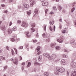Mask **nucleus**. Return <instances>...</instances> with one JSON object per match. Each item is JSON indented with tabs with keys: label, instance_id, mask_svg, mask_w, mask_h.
<instances>
[{
	"label": "nucleus",
	"instance_id": "nucleus-23",
	"mask_svg": "<svg viewBox=\"0 0 76 76\" xmlns=\"http://www.w3.org/2000/svg\"><path fill=\"white\" fill-rule=\"evenodd\" d=\"M16 30H17V28L16 27H14L12 29V30L14 31H16Z\"/></svg>",
	"mask_w": 76,
	"mask_h": 76
},
{
	"label": "nucleus",
	"instance_id": "nucleus-53",
	"mask_svg": "<svg viewBox=\"0 0 76 76\" xmlns=\"http://www.w3.org/2000/svg\"><path fill=\"white\" fill-rule=\"evenodd\" d=\"M33 42H34V43H35V42H37V40H34L33 41Z\"/></svg>",
	"mask_w": 76,
	"mask_h": 76
},
{
	"label": "nucleus",
	"instance_id": "nucleus-46",
	"mask_svg": "<svg viewBox=\"0 0 76 76\" xmlns=\"http://www.w3.org/2000/svg\"><path fill=\"white\" fill-rule=\"evenodd\" d=\"M36 37L37 38H38L39 37V35H38V33H37L36 35Z\"/></svg>",
	"mask_w": 76,
	"mask_h": 76
},
{
	"label": "nucleus",
	"instance_id": "nucleus-16",
	"mask_svg": "<svg viewBox=\"0 0 76 76\" xmlns=\"http://www.w3.org/2000/svg\"><path fill=\"white\" fill-rule=\"evenodd\" d=\"M1 29L2 30V31H4V30L6 29L4 26H1Z\"/></svg>",
	"mask_w": 76,
	"mask_h": 76
},
{
	"label": "nucleus",
	"instance_id": "nucleus-24",
	"mask_svg": "<svg viewBox=\"0 0 76 76\" xmlns=\"http://www.w3.org/2000/svg\"><path fill=\"white\" fill-rule=\"evenodd\" d=\"M75 42V40L74 39H72L70 42L71 44H73Z\"/></svg>",
	"mask_w": 76,
	"mask_h": 76
},
{
	"label": "nucleus",
	"instance_id": "nucleus-48",
	"mask_svg": "<svg viewBox=\"0 0 76 76\" xmlns=\"http://www.w3.org/2000/svg\"><path fill=\"white\" fill-rule=\"evenodd\" d=\"M11 40L12 42H14L15 41V39L14 38H12L11 39Z\"/></svg>",
	"mask_w": 76,
	"mask_h": 76
},
{
	"label": "nucleus",
	"instance_id": "nucleus-32",
	"mask_svg": "<svg viewBox=\"0 0 76 76\" xmlns=\"http://www.w3.org/2000/svg\"><path fill=\"white\" fill-rule=\"evenodd\" d=\"M31 10H30L29 12H27V14L29 15H31Z\"/></svg>",
	"mask_w": 76,
	"mask_h": 76
},
{
	"label": "nucleus",
	"instance_id": "nucleus-64",
	"mask_svg": "<svg viewBox=\"0 0 76 76\" xmlns=\"http://www.w3.org/2000/svg\"><path fill=\"white\" fill-rule=\"evenodd\" d=\"M6 48L7 50H9V47L8 46H7L6 47Z\"/></svg>",
	"mask_w": 76,
	"mask_h": 76
},
{
	"label": "nucleus",
	"instance_id": "nucleus-12",
	"mask_svg": "<svg viewBox=\"0 0 76 76\" xmlns=\"http://www.w3.org/2000/svg\"><path fill=\"white\" fill-rule=\"evenodd\" d=\"M42 4V5L44 6H47V5L48 4V3L47 2H46L44 3H43Z\"/></svg>",
	"mask_w": 76,
	"mask_h": 76
},
{
	"label": "nucleus",
	"instance_id": "nucleus-6",
	"mask_svg": "<svg viewBox=\"0 0 76 76\" xmlns=\"http://www.w3.org/2000/svg\"><path fill=\"white\" fill-rule=\"evenodd\" d=\"M43 55L44 56H45V57H46L47 58H49L50 57V55L48 54L47 53H44L43 54Z\"/></svg>",
	"mask_w": 76,
	"mask_h": 76
},
{
	"label": "nucleus",
	"instance_id": "nucleus-62",
	"mask_svg": "<svg viewBox=\"0 0 76 76\" xmlns=\"http://www.w3.org/2000/svg\"><path fill=\"white\" fill-rule=\"evenodd\" d=\"M10 60L12 61H14V59H13V58H11L10 59Z\"/></svg>",
	"mask_w": 76,
	"mask_h": 76
},
{
	"label": "nucleus",
	"instance_id": "nucleus-55",
	"mask_svg": "<svg viewBox=\"0 0 76 76\" xmlns=\"http://www.w3.org/2000/svg\"><path fill=\"white\" fill-rule=\"evenodd\" d=\"M7 67V66H6L5 67H4V70H6V68Z\"/></svg>",
	"mask_w": 76,
	"mask_h": 76
},
{
	"label": "nucleus",
	"instance_id": "nucleus-29",
	"mask_svg": "<svg viewBox=\"0 0 76 76\" xmlns=\"http://www.w3.org/2000/svg\"><path fill=\"white\" fill-rule=\"evenodd\" d=\"M49 28L51 31H53V28H52V27H51V26H50L49 27Z\"/></svg>",
	"mask_w": 76,
	"mask_h": 76
},
{
	"label": "nucleus",
	"instance_id": "nucleus-41",
	"mask_svg": "<svg viewBox=\"0 0 76 76\" xmlns=\"http://www.w3.org/2000/svg\"><path fill=\"white\" fill-rule=\"evenodd\" d=\"M17 22L18 23H21V21L20 20H18Z\"/></svg>",
	"mask_w": 76,
	"mask_h": 76
},
{
	"label": "nucleus",
	"instance_id": "nucleus-35",
	"mask_svg": "<svg viewBox=\"0 0 76 76\" xmlns=\"http://www.w3.org/2000/svg\"><path fill=\"white\" fill-rule=\"evenodd\" d=\"M72 45V47H76V43H74L73 45Z\"/></svg>",
	"mask_w": 76,
	"mask_h": 76
},
{
	"label": "nucleus",
	"instance_id": "nucleus-56",
	"mask_svg": "<svg viewBox=\"0 0 76 76\" xmlns=\"http://www.w3.org/2000/svg\"><path fill=\"white\" fill-rule=\"evenodd\" d=\"M53 30L54 31H55V30H56V26H54L53 27Z\"/></svg>",
	"mask_w": 76,
	"mask_h": 76
},
{
	"label": "nucleus",
	"instance_id": "nucleus-37",
	"mask_svg": "<svg viewBox=\"0 0 76 76\" xmlns=\"http://www.w3.org/2000/svg\"><path fill=\"white\" fill-rule=\"evenodd\" d=\"M18 9H22V7L21 6H19L18 7Z\"/></svg>",
	"mask_w": 76,
	"mask_h": 76
},
{
	"label": "nucleus",
	"instance_id": "nucleus-8",
	"mask_svg": "<svg viewBox=\"0 0 76 76\" xmlns=\"http://www.w3.org/2000/svg\"><path fill=\"white\" fill-rule=\"evenodd\" d=\"M7 32H8L9 34H10L12 33V30L10 28H8V29Z\"/></svg>",
	"mask_w": 76,
	"mask_h": 76
},
{
	"label": "nucleus",
	"instance_id": "nucleus-28",
	"mask_svg": "<svg viewBox=\"0 0 76 76\" xmlns=\"http://www.w3.org/2000/svg\"><path fill=\"white\" fill-rule=\"evenodd\" d=\"M31 26H33L34 27H35V23H32V24H31Z\"/></svg>",
	"mask_w": 76,
	"mask_h": 76
},
{
	"label": "nucleus",
	"instance_id": "nucleus-25",
	"mask_svg": "<svg viewBox=\"0 0 76 76\" xmlns=\"http://www.w3.org/2000/svg\"><path fill=\"white\" fill-rule=\"evenodd\" d=\"M31 32H35V29H34V28L32 27V28H31Z\"/></svg>",
	"mask_w": 76,
	"mask_h": 76
},
{
	"label": "nucleus",
	"instance_id": "nucleus-43",
	"mask_svg": "<svg viewBox=\"0 0 76 76\" xmlns=\"http://www.w3.org/2000/svg\"><path fill=\"white\" fill-rule=\"evenodd\" d=\"M14 50H15V54H17V50L16 49V48H14Z\"/></svg>",
	"mask_w": 76,
	"mask_h": 76
},
{
	"label": "nucleus",
	"instance_id": "nucleus-7",
	"mask_svg": "<svg viewBox=\"0 0 76 76\" xmlns=\"http://www.w3.org/2000/svg\"><path fill=\"white\" fill-rule=\"evenodd\" d=\"M29 32H26L25 34L26 35V36L27 38H30L31 37V34H29Z\"/></svg>",
	"mask_w": 76,
	"mask_h": 76
},
{
	"label": "nucleus",
	"instance_id": "nucleus-21",
	"mask_svg": "<svg viewBox=\"0 0 76 76\" xmlns=\"http://www.w3.org/2000/svg\"><path fill=\"white\" fill-rule=\"evenodd\" d=\"M62 57H63V58H67V56L64 54L62 55Z\"/></svg>",
	"mask_w": 76,
	"mask_h": 76
},
{
	"label": "nucleus",
	"instance_id": "nucleus-19",
	"mask_svg": "<svg viewBox=\"0 0 76 76\" xmlns=\"http://www.w3.org/2000/svg\"><path fill=\"white\" fill-rule=\"evenodd\" d=\"M37 51L38 52L39 50H40L41 49V47L40 46H38L37 48Z\"/></svg>",
	"mask_w": 76,
	"mask_h": 76
},
{
	"label": "nucleus",
	"instance_id": "nucleus-57",
	"mask_svg": "<svg viewBox=\"0 0 76 76\" xmlns=\"http://www.w3.org/2000/svg\"><path fill=\"white\" fill-rule=\"evenodd\" d=\"M44 29L45 31H46V26H45L44 27Z\"/></svg>",
	"mask_w": 76,
	"mask_h": 76
},
{
	"label": "nucleus",
	"instance_id": "nucleus-5",
	"mask_svg": "<svg viewBox=\"0 0 76 76\" xmlns=\"http://www.w3.org/2000/svg\"><path fill=\"white\" fill-rule=\"evenodd\" d=\"M30 2L32 1L30 4V6L31 7H33V6H34V5L35 4V1L34 0H30Z\"/></svg>",
	"mask_w": 76,
	"mask_h": 76
},
{
	"label": "nucleus",
	"instance_id": "nucleus-11",
	"mask_svg": "<svg viewBox=\"0 0 76 76\" xmlns=\"http://www.w3.org/2000/svg\"><path fill=\"white\" fill-rule=\"evenodd\" d=\"M61 63L64 65L66 64V61L64 59H62L61 60Z\"/></svg>",
	"mask_w": 76,
	"mask_h": 76
},
{
	"label": "nucleus",
	"instance_id": "nucleus-42",
	"mask_svg": "<svg viewBox=\"0 0 76 76\" xmlns=\"http://www.w3.org/2000/svg\"><path fill=\"white\" fill-rule=\"evenodd\" d=\"M66 32V30H63L62 31V34H65Z\"/></svg>",
	"mask_w": 76,
	"mask_h": 76
},
{
	"label": "nucleus",
	"instance_id": "nucleus-9",
	"mask_svg": "<svg viewBox=\"0 0 76 76\" xmlns=\"http://www.w3.org/2000/svg\"><path fill=\"white\" fill-rule=\"evenodd\" d=\"M56 45V43H51V44H50L51 47L52 48H54Z\"/></svg>",
	"mask_w": 76,
	"mask_h": 76
},
{
	"label": "nucleus",
	"instance_id": "nucleus-49",
	"mask_svg": "<svg viewBox=\"0 0 76 76\" xmlns=\"http://www.w3.org/2000/svg\"><path fill=\"white\" fill-rule=\"evenodd\" d=\"M60 61V59H57V60L55 61V63H57V61Z\"/></svg>",
	"mask_w": 76,
	"mask_h": 76
},
{
	"label": "nucleus",
	"instance_id": "nucleus-27",
	"mask_svg": "<svg viewBox=\"0 0 76 76\" xmlns=\"http://www.w3.org/2000/svg\"><path fill=\"white\" fill-rule=\"evenodd\" d=\"M75 7H73V8H72L71 10V12H72V13H73V12L75 11Z\"/></svg>",
	"mask_w": 76,
	"mask_h": 76
},
{
	"label": "nucleus",
	"instance_id": "nucleus-45",
	"mask_svg": "<svg viewBox=\"0 0 76 76\" xmlns=\"http://www.w3.org/2000/svg\"><path fill=\"white\" fill-rule=\"evenodd\" d=\"M12 56H14V54H15V53L14 52V51H13V50H12Z\"/></svg>",
	"mask_w": 76,
	"mask_h": 76
},
{
	"label": "nucleus",
	"instance_id": "nucleus-59",
	"mask_svg": "<svg viewBox=\"0 0 76 76\" xmlns=\"http://www.w3.org/2000/svg\"><path fill=\"white\" fill-rule=\"evenodd\" d=\"M25 62H23L22 63V66H24L25 65Z\"/></svg>",
	"mask_w": 76,
	"mask_h": 76
},
{
	"label": "nucleus",
	"instance_id": "nucleus-60",
	"mask_svg": "<svg viewBox=\"0 0 76 76\" xmlns=\"http://www.w3.org/2000/svg\"><path fill=\"white\" fill-rule=\"evenodd\" d=\"M20 60H22V56H20Z\"/></svg>",
	"mask_w": 76,
	"mask_h": 76
},
{
	"label": "nucleus",
	"instance_id": "nucleus-18",
	"mask_svg": "<svg viewBox=\"0 0 76 76\" xmlns=\"http://www.w3.org/2000/svg\"><path fill=\"white\" fill-rule=\"evenodd\" d=\"M42 56L40 55L39 56V58H38V61H41V60L42 58Z\"/></svg>",
	"mask_w": 76,
	"mask_h": 76
},
{
	"label": "nucleus",
	"instance_id": "nucleus-4",
	"mask_svg": "<svg viewBox=\"0 0 76 76\" xmlns=\"http://www.w3.org/2000/svg\"><path fill=\"white\" fill-rule=\"evenodd\" d=\"M21 25L22 26H23V27H26V26H28V24L26 23L25 22H23Z\"/></svg>",
	"mask_w": 76,
	"mask_h": 76
},
{
	"label": "nucleus",
	"instance_id": "nucleus-39",
	"mask_svg": "<svg viewBox=\"0 0 76 76\" xmlns=\"http://www.w3.org/2000/svg\"><path fill=\"white\" fill-rule=\"evenodd\" d=\"M19 49L20 50V49H23V46H20L19 47Z\"/></svg>",
	"mask_w": 76,
	"mask_h": 76
},
{
	"label": "nucleus",
	"instance_id": "nucleus-31",
	"mask_svg": "<svg viewBox=\"0 0 76 76\" xmlns=\"http://www.w3.org/2000/svg\"><path fill=\"white\" fill-rule=\"evenodd\" d=\"M1 59H2V60H6V59H5V58L3 56H1Z\"/></svg>",
	"mask_w": 76,
	"mask_h": 76
},
{
	"label": "nucleus",
	"instance_id": "nucleus-26",
	"mask_svg": "<svg viewBox=\"0 0 76 76\" xmlns=\"http://www.w3.org/2000/svg\"><path fill=\"white\" fill-rule=\"evenodd\" d=\"M31 65V63L30 62H28V64L27 66V67H29Z\"/></svg>",
	"mask_w": 76,
	"mask_h": 76
},
{
	"label": "nucleus",
	"instance_id": "nucleus-58",
	"mask_svg": "<svg viewBox=\"0 0 76 76\" xmlns=\"http://www.w3.org/2000/svg\"><path fill=\"white\" fill-rule=\"evenodd\" d=\"M12 22H10L9 26H11V25H12Z\"/></svg>",
	"mask_w": 76,
	"mask_h": 76
},
{
	"label": "nucleus",
	"instance_id": "nucleus-22",
	"mask_svg": "<svg viewBox=\"0 0 76 76\" xmlns=\"http://www.w3.org/2000/svg\"><path fill=\"white\" fill-rule=\"evenodd\" d=\"M44 76H48V73L45 72L44 73Z\"/></svg>",
	"mask_w": 76,
	"mask_h": 76
},
{
	"label": "nucleus",
	"instance_id": "nucleus-50",
	"mask_svg": "<svg viewBox=\"0 0 76 76\" xmlns=\"http://www.w3.org/2000/svg\"><path fill=\"white\" fill-rule=\"evenodd\" d=\"M38 63L37 62H35L34 63V65L35 66L36 65H38Z\"/></svg>",
	"mask_w": 76,
	"mask_h": 76
},
{
	"label": "nucleus",
	"instance_id": "nucleus-40",
	"mask_svg": "<svg viewBox=\"0 0 76 76\" xmlns=\"http://www.w3.org/2000/svg\"><path fill=\"white\" fill-rule=\"evenodd\" d=\"M76 4V2H73L72 3V7H73V6H75V4Z\"/></svg>",
	"mask_w": 76,
	"mask_h": 76
},
{
	"label": "nucleus",
	"instance_id": "nucleus-63",
	"mask_svg": "<svg viewBox=\"0 0 76 76\" xmlns=\"http://www.w3.org/2000/svg\"><path fill=\"white\" fill-rule=\"evenodd\" d=\"M50 14L51 15H53V14H54V12H50Z\"/></svg>",
	"mask_w": 76,
	"mask_h": 76
},
{
	"label": "nucleus",
	"instance_id": "nucleus-10",
	"mask_svg": "<svg viewBox=\"0 0 76 76\" xmlns=\"http://www.w3.org/2000/svg\"><path fill=\"white\" fill-rule=\"evenodd\" d=\"M71 76H76V71H74L73 72H72Z\"/></svg>",
	"mask_w": 76,
	"mask_h": 76
},
{
	"label": "nucleus",
	"instance_id": "nucleus-33",
	"mask_svg": "<svg viewBox=\"0 0 76 76\" xmlns=\"http://www.w3.org/2000/svg\"><path fill=\"white\" fill-rule=\"evenodd\" d=\"M50 25H52L54 24V21H53L52 22H50Z\"/></svg>",
	"mask_w": 76,
	"mask_h": 76
},
{
	"label": "nucleus",
	"instance_id": "nucleus-38",
	"mask_svg": "<svg viewBox=\"0 0 76 76\" xmlns=\"http://www.w3.org/2000/svg\"><path fill=\"white\" fill-rule=\"evenodd\" d=\"M3 12L5 13H6L7 12V10H4L3 11Z\"/></svg>",
	"mask_w": 76,
	"mask_h": 76
},
{
	"label": "nucleus",
	"instance_id": "nucleus-3",
	"mask_svg": "<svg viewBox=\"0 0 76 76\" xmlns=\"http://www.w3.org/2000/svg\"><path fill=\"white\" fill-rule=\"evenodd\" d=\"M57 57V55L56 54H53L51 55L50 56L49 59L50 60H54L56 57Z\"/></svg>",
	"mask_w": 76,
	"mask_h": 76
},
{
	"label": "nucleus",
	"instance_id": "nucleus-13",
	"mask_svg": "<svg viewBox=\"0 0 76 76\" xmlns=\"http://www.w3.org/2000/svg\"><path fill=\"white\" fill-rule=\"evenodd\" d=\"M24 8L28 9L29 8V6L28 4H26L24 6Z\"/></svg>",
	"mask_w": 76,
	"mask_h": 76
},
{
	"label": "nucleus",
	"instance_id": "nucleus-14",
	"mask_svg": "<svg viewBox=\"0 0 76 76\" xmlns=\"http://www.w3.org/2000/svg\"><path fill=\"white\" fill-rule=\"evenodd\" d=\"M15 62H14L15 64H18V59L16 58H15Z\"/></svg>",
	"mask_w": 76,
	"mask_h": 76
},
{
	"label": "nucleus",
	"instance_id": "nucleus-44",
	"mask_svg": "<svg viewBox=\"0 0 76 76\" xmlns=\"http://www.w3.org/2000/svg\"><path fill=\"white\" fill-rule=\"evenodd\" d=\"M40 54H41V52H39L37 54V56H38V55H39Z\"/></svg>",
	"mask_w": 76,
	"mask_h": 76
},
{
	"label": "nucleus",
	"instance_id": "nucleus-2",
	"mask_svg": "<svg viewBox=\"0 0 76 76\" xmlns=\"http://www.w3.org/2000/svg\"><path fill=\"white\" fill-rule=\"evenodd\" d=\"M64 39V37L63 36H60L59 39H57V41L60 43H62L63 42Z\"/></svg>",
	"mask_w": 76,
	"mask_h": 76
},
{
	"label": "nucleus",
	"instance_id": "nucleus-17",
	"mask_svg": "<svg viewBox=\"0 0 76 76\" xmlns=\"http://www.w3.org/2000/svg\"><path fill=\"white\" fill-rule=\"evenodd\" d=\"M34 13L36 15L38 14V10L37 9H36L34 11Z\"/></svg>",
	"mask_w": 76,
	"mask_h": 76
},
{
	"label": "nucleus",
	"instance_id": "nucleus-52",
	"mask_svg": "<svg viewBox=\"0 0 76 76\" xmlns=\"http://www.w3.org/2000/svg\"><path fill=\"white\" fill-rule=\"evenodd\" d=\"M64 51L65 52H66V53L69 52V51H67V50L66 49H64Z\"/></svg>",
	"mask_w": 76,
	"mask_h": 76
},
{
	"label": "nucleus",
	"instance_id": "nucleus-54",
	"mask_svg": "<svg viewBox=\"0 0 76 76\" xmlns=\"http://www.w3.org/2000/svg\"><path fill=\"white\" fill-rule=\"evenodd\" d=\"M1 6L2 7H5V5L4 4H1Z\"/></svg>",
	"mask_w": 76,
	"mask_h": 76
},
{
	"label": "nucleus",
	"instance_id": "nucleus-34",
	"mask_svg": "<svg viewBox=\"0 0 76 76\" xmlns=\"http://www.w3.org/2000/svg\"><path fill=\"white\" fill-rule=\"evenodd\" d=\"M48 9H46L45 10V16H46V14L47 13V12H48Z\"/></svg>",
	"mask_w": 76,
	"mask_h": 76
},
{
	"label": "nucleus",
	"instance_id": "nucleus-20",
	"mask_svg": "<svg viewBox=\"0 0 76 76\" xmlns=\"http://www.w3.org/2000/svg\"><path fill=\"white\" fill-rule=\"evenodd\" d=\"M62 9V7L61 6H58V10L59 11H61Z\"/></svg>",
	"mask_w": 76,
	"mask_h": 76
},
{
	"label": "nucleus",
	"instance_id": "nucleus-47",
	"mask_svg": "<svg viewBox=\"0 0 76 76\" xmlns=\"http://www.w3.org/2000/svg\"><path fill=\"white\" fill-rule=\"evenodd\" d=\"M50 41V39H46V42H48Z\"/></svg>",
	"mask_w": 76,
	"mask_h": 76
},
{
	"label": "nucleus",
	"instance_id": "nucleus-15",
	"mask_svg": "<svg viewBox=\"0 0 76 76\" xmlns=\"http://www.w3.org/2000/svg\"><path fill=\"white\" fill-rule=\"evenodd\" d=\"M56 50H59L61 49V47L58 46H57L55 47Z\"/></svg>",
	"mask_w": 76,
	"mask_h": 76
},
{
	"label": "nucleus",
	"instance_id": "nucleus-51",
	"mask_svg": "<svg viewBox=\"0 0 76 76\" xmlns=\"http://www.w3.org/2000/svg\"><path fill=\"white\" fill-rule=\"evenodd\" d=\"M24 69V67L23 66H21V69H22V71H23V69Z\"/></svg>",
	"mask_w": 76,
	"mask_h": 76
},
{
	"label": "nucleus",
	"instance_id": "nucleus-1",
	"mask_svg": "<svg viewBox=\"0 0 76 76\" xmlns=\"http://www.w3.org/2000/svg\"><path fill=\"white\" fill-rule=\"evenodd\" d=\"M64 71H65V69L64 68H60L59 67H57L56 68V71L55 72L54 74L56 75H59V72L63 73Z\"/></svg>",
	"mask_w": 76,
	"mask_h": 76
},
{
	"label": "nucleus",
	"instance_id": "nucleus-36",
	"mask_svg": "<svg viewBox=\"0 0 76 76\" xmlns=\"http://www.w3.org/2000/svg\"><path fill=\"white\" fill-rule=\"evenodd\" d=\"M45 33H44L43 34H42V36L44 38H45Z\"/></svg>",
	"mask_w": 76,
	"mask_h": 76
},
{
	"label": "nucleus",
	"instance_id": "nucleus-30",
	"mask_svg": "<svg viewBox=\"0 0 76 76\" xmlns=\"http://www.w3.org/2000/svg\"><path fill=\"white\" fill-rule=\"evenodd\" d=\"M53 9L54 11H56V10H57V9L56 8V7H53Z\"/></svg>",
	"mask_w": 76,
	"mask_h": 76
},
{
	"label": "nucleus",
	"instance_id": "nucleus-61",
	"mask_svg": "<svg viewBox=\"0 0 76 76\" xmlns=\"http://www.w3.org/2000/svg\"><path fill=\"white\" fill-rule=\"evenodd\" d=\"M71 65L72 66V67H74V66H75V65H74V63H72V64H71Z\"/></svg>",
	"mask_w": 76,
	"mask_h": 76
}]
</instances>
